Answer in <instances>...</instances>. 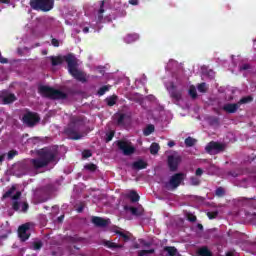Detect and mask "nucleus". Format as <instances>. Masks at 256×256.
Segmentation results:
<instances>
[{
	"instance_id": "obj_1",
	"label": "nucleus",
	"mask_w": 256,
	"mask_h": 256,
	"mask_svg": "<svg viewBox=\"0 0 256 256\" xmlns=\"http://www.w3.org/2000/svg\"><path fill=\"white\" fill-rule=\"evenodd\" d=\"M50 61L53 67L62 65L63 61H65L67 63L68 73L74 77L76 81H80V83H87V74L79 70V63L77 62V57H75V54L69 53L64 56H51Z\"/></svg>"
},
{
	"instance_id": "obj_2",
	"label": "nucleus",
	"mask_w": 256,
	"mask_h": 256,
	"mask_svg": "<svg viewBox=\"0 0 256 256\" xmlns=\"http://www.w3.org/2000/svg\"><path fill=\"white\" fill-rule=\"evenodd\" d=\"M38 158L31 159L34 169H43L50 163H55L59 157V149L56 146L44 147L37 151Z\"/></svg>"
},
{
	"instance_id": "obj_3",
	"label": "nucleus",
	"mask_w": 256,
	"mask_h": 256,
	"mask_svg": "<svg viewBox=\"0 0 256 256\" xmlns=\"http://www.w3.org/2000/svg\"><path fill=\"white\" fill-rule=\"evenodd\" d=\"M38 93L42 97H45L46 99H51L52 101H63L68 97L67 93L45 85H40L38 87Z\"/></svg>"
},
{
	"instance_id": "obj_4",
	"label": "nucleus",
	"mask_w": 256,
	"mask_h": 256,
	"mask_svg": "<svg viewBox=\"0 0 256 256\" xmlns=\"http://www.w3.org/2000/svg\"><path fill=\"white\" fill-rule=\"evenodd\" d=\"M85 122L82 118L74 116L70 120V124L65 129L66 135L69 137V139H72L73 141H79L81 139V134H79V131L81 130V127H84Z\"/></svg>"
},
{
	"instance_id": "obj_5",
	"label": "nucleus",
	"mask_w": 256,
	"mask_h": 256,
	"mask_svg": "<svg viewBox=\"0 0 256 256\" xmlns=\"http://www.w3.org/2000/svg\"><path fill=\"white\" fill-rule=\"evenodd\" d=\"M29 5L34 11L48 13L55 7V0H30Z\"/></svg>"
},
{
	"instance_id": "obj_6",
	"label": "nucleus",
	"mask_w": 256,
	"mask_h": 256,
	"mask_svg": "<svg viewBox=\"0 0 256 256\" xmlns=\"http://www.w3.org/2000/svg\"><path fill=\"white\" fill-rule=\"evenodd\" d=\"M21 121L27 127H35L41 121V117L37 112H31L29 109H25Z\"/></svg>"
},
{
	"instance_id": "obj_7",
	"label": "nucleus",
	"mask_w": 256,
	"mask_h": 256,
	"mask_svg": "<svg viewBox=\"0 0 256 256\" xmlns=\"http://www.w3.org/2000/svg\"><path fill=\"white\" fill-rule=\"evenodd\" d=\"M183 181H185V173H175L168 182H165L164 187L167 191H175Z\"/></svg>"
},
{
	"instance_id": "obj_8",
	"label": "nucleus",
	"mask_w": 256,
	"mask_h": 256,
	"mask_svg": "<svg viewBox=\"0 0 256 256\" xmlns=\"http://www.w3.org/2000/svg\"><path fill=\"white\" fill-rule=\"evenodd\" d=\"M116 146L126 157L133 155L136 151L135 146H133V144L127 140L116 141Z\"/></svg>"
},
{
	"instance_id": "obj_9",
	"label": "nucleus",
	"mask_w": 256,
	"mask_h": 256,
	"mask_svg": "<svg viewBox=\"0 0 256 256\" xmlns=\"http://www.w3.org/2000/svg\"><path fill=\"white\" fill-rule=\"evenodd\" d=\"M225 147L226 145L224 143L211 141L206 145L205 151L209 155H219V153L225 151Z\"/></svg>"
},
{
	"instance_id": "obj_10",
	"label": "nucleus",
	"mask_w": 256,
	"mask_h": 256,
	"mask_svg": "<svg viewBox=\"0 0 256 256\" xmlns=\"http://www.w3.org/2000/svg\"><path fill=\"white\" fill-rule=\"evenodd\" d=\"M181 156L169 155L167 159L168 168L172 173H175L179 169V164L181 163Z\"/></svg>"
},
{
	"instance_id": "obj_11",
	"label": "nucleus",
	"mask_w": 256,
	"mask_h": 256,
	"mask_svg": "<svg viewBox=\"0 0 256 256\" xmlns=\"http://www.w3.org/2000/svg\"><path fill=\"white\" fill-rule=\"evenodd\" d=\"M29 229H31V223H25L19 226L18 228V236L21 241H27L29 237H31V233H29Z\"/></svg>"
},
{
	"instance_id": "obj_12",
	"label": "nucleus",
	"mask_w": 256,
	"mask_h": 256,
	"mask_svg": "<svg viewBox=\"0 0 256 256\" xmlns=\"http://www.w3.org/2000/svg\"><path fill=\"white\" fill-rule=\"evenodd\" d=\"M170 97L175 101V103H179L183 99V90L177 89V86L175 84L170 85Z\"/></svg>"
},
{
	"instance_id": "obj_13",
	"label": "nucleus",
	"mask_w": 256,
	"mask_h": 256,
	"mask_svg": "<svg viewBox=\"0 0 256 256\" xmlns=\"http://www.w3.org/2000/svg\"><path fill=\"white\" fill-rule=\"evenodd\" d=\"M0 99L3 105H11V103H15L17 96L13 93H9L8 91H2L0 92Z\"/></svg>"
},
{
	"instance_id": "obj_14",
	"label": "nucleus",
	"mask_w": 256,
	"mask_h": 256,
	"mask_svg": "<svg viewBox=\"0 0 256 256\" xmlns=\"http://www.w3.org/2000/svg\"><path fill=\"white\" fill-rule=\"evenodd\" d=\"M12 209L13 211H21L22 213H27V211H29V203L23 202L21 206V202L12 201Z\"/></svg>"
},
{
	"instance_id": "obj_15",
	"label": "nucleus",
	"mask_w": 256,
	"mask_h": 256,
	"mask_svg": "<svg viewBox=\"0 0 256 256\" xmlns=\"http://www.w3.org/2000/svg\"><path fill=\"white\" fill-rule=\"evenodd\" d=\"M91 221L95 227H107L109 225V220L99 216H93Z\"/></svg>"
},
{
	"instance_id": "obj_16",
	"label": "nucleus",
	"mask_w": 256,
	"mask_h": 256,
	"mask_svg": "<svg viewBox=\"0 0 256 256\" xmlns=\"http://www.w3.org/2000/svg\"><path fill=\"white\" fill-rule=\"evenodd\" d=\"M239 107H241V106H239V103H238V102H237V103H227V104H225V105L222 107V109H223V111H225L226 113L233 114V113H235L236 111L239 110Z\"/></svg>"
},
{
	"instance_id": "obj_17",
	"label": "nucleus",
	"mask_w": 256,
	"mask_h": 256,
	"mask_svg": "<svg viewBox=\"0 0 256 256\" xmlns=\"http://www.w3.org/2000/svg\"><path fill=\"white\" fill-rule=\"evenodd\" d=\"M147 162L145 160L140 159L132 163V169H136L137 171H141L142 169H147Z\"/></svg>"
},
{
	"instance_id": "obj_18",
	"label": "nucleus",
	"mask_w": 256,
	"mask_h": 256,
	"mask_svg": "<svg viewBox=\"0 0 256 256\" xmlns=\"http://www.w3.org/2000/svg\"><path fill=\"white\" fill-rule=\"evenodd\" d=\"M124 209L125 211L131 212L132 215H135V217H141V215H143V212L141 210L133 206H125Z\"/></svg>"
},
{
	"instance_id": "obj_19",
	"label": "nucleus",
	"mask_w": 256,
	"mask_h": 256,
	"mask_svg": "<svg viewBox=\"0 0 256 256\" xmlns=\"http://www.w3.org/2000/svg\"><path fill=\"white\" fill-rule=\"evenodd\" d=\"M103 13H105V0L100 2V9L98 10V23L103 21Z\"/></svg>"
},
{
	"instance_id": "obj_20",
	"label": "nucleus",
	"mask_w": 256,
	"mask_h": 256,
	"mask_svg": "<svg viewBox=\"0 0 256 256\" xmlns=\"http://www.w3.org/2000/svg\"><path fill=\"white\" fill-rule=\"evenodd\" d=\"M197 253L199 256H213V252L207 246L201 247Z\"/></svg>"
},
{
	"instance_id": "obj_21",
	"label": "nucleus",
	"mask_w": 256,
	"mask_h": 256,
	"mask_svg": "<svg viewBox=\"0 0 256 256\" xmlns=\"http://www.w3.org/2000/svg\"><path fill=\"white\" fill-rule=\"evenodd\" d=\"M116 235H119L120 237H122V239L125 241V243L131 241V233L127 232H121V231H116Z\"/></svg>"
},
{
	"instance_id": "obj_22",
	"label": "nucleus",
	"mask_w": 256,
	"mask_h": 256,
	"mask_svg": "<svg viewBox=\"0 0 256 256\" xmlns=\"http://www.w3.org/2000/svg\"><path fill=\"white\" fill-rule=\"evenodd\" d=\"M16 190L17 188L15 186H12L8 191H6L3 194L2 199H9V197H13V194L15 193Z\"/></svg>"
},
{
	"instance_id": "obj_23",
	"label": "nucleus",
	"mask_w": 256,
	"mask_h": 256,
	"mask_svg": "<svg viewBox=\"0 0 256 256\" xmlns=\"http://www.w3.org/2000/svg\"><path fill=\"white\" fill-rule=\"evenodd\" d=\"M139 39V34H128L125 37L126 43H134V41H137Z\"/></svg>"
},
{
	"instance_id": "obj_24",
	"label": "nucleus",
	"mask_w": 256,
	"mask_h": 256,
	"mask_svg": "<svg viewBox=\"0 0 256 256\" xmlns=\"http://www.w3.org/2000/svg\"><path fill=\"white\" fill-rule=\"evenodd\" d=\"M106 103H107L108 107H113L114 105L117 104V96L113 95V96L106 98Z\"/></svg>"
},
{
	"instance_id": "obj_25",
	"label": "nucleus",
	"mask_w": 256,
	"mask_h": 256,
	"mask_svg": "<svg viewBox=\"0 0 256 256\" xmlns=\"http://www.w3.org/2000/svg\"><path fill=\"white\" fill-rule=\"evenodd\" d=\"M186 147H194V145L197 143V139L189 136L184 141Z\"/></svg>"
},
{
	"instance_id": "obj_26",
	"label": "nucleus",
	"mask_w": 256,
	"mask_h": 256,
	"mask_svg": "<svg viewBox=\"0 0 256 256\" xmlns=\"http://www.w3.org/2000/svg\"><path fill=\"white\" fill-rule=\"evenodd\" d=\"M252 101H253V96H245L238 101V105L241 107V105L251 103Z\"/></svg>"
},
{
	"instance_id": "obj_27",
	"label": "nucleus",
	"mask_w": 256,
	"mask_h": 256,
	"mask_svg": "<svg viewBox=\"0 0 256 256\" xmlns=\"http://www.w3.org/2000/svg\"><path fill=\"white\" fill-rule=\"evenodd\" d=\"M155 131V126L153 124H149L145 129H144V135L145 137H149L151 133H154Z\"/></svg>"
},
{
	"instance_id": "obj_28",
	"label": "nucleus",
	"mask_w": 256,
	"mask_h": 256,
	"mask_svg": "<svg viewBox=\"0 0 256 256\" xmlns=\"http://www.w3.org/2000/svg\"><path fill=\"white\" fill-rule=\"evenodd\" d=\"M159 149H161V147L157 143H152L150 146L151 155H157L159 153Z\"/></svg>"
},
{
	"instance_id": "obj_29",
	"label": "nucleus",
	"mask_w": 256,
	"mask_h": 256,
	"mask_svg": "<svg viewBox=\"0 0 256 256\" xmlns=\"http://www.w3.org/2000/svg\"><path fill=\"white\" fill-rule=\"evenodd\" d=\"M84 169L86 171H89L90 173H95V171H97V165L93 163H88L84 166Z\"/></svg>"
},
{
	"instance_id": "obj_30",
	"label": "nucleus",
	"mask_w": 256,
	"mask_h": 256,
	"mask_svg": "<svg viewBox=\"0 0 256 256\" xmlns=\"http://www.w3.org/2000/svg\"><path fill=\"white\" fill-rule=\"evenodd\" d=\"M129 199L131 200L132 203H137L139 201L140 196L137 192L131 191L129 194Z\"/></svg>"
},
{
	"instance_id": "obj_31",
	"label": "nucleus",
	"mask_w": 256,
	"mask_h": 256,
	"mask_svg": "<svg viewBox=\"0 0 256 256\" xmlns=\"http://www.w3.org/2000/svg\"><path fill=\"white\" fill-rule=\"evenodd\" d=\"M164 251H167L168 255H170V256L177 255V248H175L173 246H166V247H164Z\"/></svg>"
},
{
	"instance_id": "obj_32",
	"label": "nucleus",
	"mask_w": 256,
	"mask_h": 256,
	"mask_svg": "<svg viewBox=\"0 0 256 256\" xmlns=\"http://www.w3.org/2000/svg\"><path fill=\"white\" fill-rule=\"evenodd\" d=\"M125 119H127V114H125V113L118 114L117 124L118 125H124Z\"/></svg>"
},
{
	"instance_id": "obj_33",
	"label": "nucleus",
	"mask_w": 256,
	"mask_h": 256,
	"mask_svg": "<svg viewBox=\"0 0 256 256\" xmlns=\"http://www.w3.org/2000/svg\"><path fill=\"white\" fill-rule=\"evenodd\" d=\"M155 253V249H149V250H140L138 252V256H147V255H153Z\"/></svg>"
},
{
	"instance_id": "obj_34",
	"label": "nucleus",
	"mask_w": 256,
	"mask_h": 256,
	"mask_svg": "<svg viewBox=\"0 0 256 256\" xmlns=\"http://www.w3.org/2000/svg\"><path fill=\"white\" fill-rule=\"evenodd\" d=\"M189 95L192 97V99H197V89L194 86L190 87Z\"/></svg>"
},
{
	"instance_id": "obj_35",
	"label": "nucleus",
	"mask_w": 256,
	"mask_h": 256,
	"mask_svg": "<svg viewBox=\"0 0 256 256\" xmlns=\"http://www.w3.org/2000/svg\"><path fill=\"white\" fill-rule=\"evenodd\" d=\"M107 91H109V86H102L98 90V95L102 97V95H105Z\"/></svg>"
},
{
	"instance_id": "obj_36",
	"label": "nucleus",
	"mask_w": 256,
	"mask_h": 256,
	"mask_svg": "<svg viewBox=\"0 0 256 256\" xmlns=\"http://www.w3.org/2000/svg\"><path fill=\"white\" fill-rule=\"evenodd\" d=\"M217 197H223L225 195V189L223 187H218L215 191Z\"/></svg>"
},
{
	"instance_id": "obj_37",
	"label": "nucleus",
	"mask_w": 256,
	"mask_h": 256,
	"mask_svg": "<svg viewBox=\"0 0 256 256\" xmlns=\"http://www.w3.org/2000/svg\"><path fill=\"white\" fill-rule=\"evenodd\" d=\"M16 155H19V152H17V150H10L8 152V161H11V159L16 157Z\"/></svg>"
},
{
	"instance_id": "obj_38",
	"label": "nucleus",
	"mask_w": 256,
	"mask_h": 256,
	"mask_svg": "<svg viewBox=\"0 0 256 256\" xmlns=\"http://www.w3.org/2000/svg\"><path fill=\"white\" fill-rule=\"evenodd\" d=\"M83 159H89V157H93V153H91V150H84L82 152Z\"/></svg>"
},
{
	"instance_id": "obj_39",
	"label": "nucleus",
	"mask_w": 256,
	"mask_h": 256,
	"mask_svg": "<svg viewBox=\"0 0 256 256\" xmlns=\"http://www.w3.org/2000/svg\"><path fill=\"white\" fill-rule=\"evenodd\" d=\"M218 215H219L218 211L207 212L208 219H217Z\"/></svg>"
},
{
	"instance_id": "obj_40",
	"label": "nucleus",
	"mask_w": 256,
	"mask_h": 256,
	"mask_svg": "<svg viewBox=\"0 0 256 256\" xmlns=\"http://www.w3.org/2000/svg\"><path fill=\"white\" fill-rule=\"evenodd\" d=\"M43 247V242L37 241L33 243L34 251H39Z\"/></svg>"
},
{
	"instance_id": "obj_41",
	"label": "nucleus",
	"mask_w": 256,
	"mask_h": 256,
	"mask_svg": "<svg viewBox=\"0 0 256 256\" xmlns=\"http://www.w3.org/2000/svg\"><path fill=\"white\" fill-rule=\"evenodd\" d=\"M186 217L190 223H195V221H197V216L193 215L192 213H188Z\"/></svg>"
},
{
	"instance_id": "obj_42",
	"label": "nucleus",
	"mask_w": 256,
	"mask_h": 256,
	"mask_svg": "<svg viewBox=\"0 0 256 256\" xmlns=\"http://www.w3.org/2000/svg\"><path fill=\"white\" fill-rule=\"evenodd\" d=\"M205 87H206L205 82L200 83V84L198 85V91H199L200 93H206L207 89H206Z\"/></svg>"
},
{
	"instance_id": "obj_43",
	"label": "nucleus",
	"mask_w": 256,
	"mask_h": 256,
	"mask_svg": "<svg viewBox=\"0 0 256 256\" xmlns=\"http://www.w3.org/2000/svg\"><path fill=\"white\" fill-rule=\"evenodd\" d=\"M190 182H191V185H200L201 180H199V178L197 177H191Z\"/></svg>"
},
{
	"instance_id": "obj_44",
	"label": "nucleus",
	"mask_w": 256,
	"mask_h": 256,
	"mask_svg": "<svg viewBox=\"0 0 256 256\" xmlns=\"http://www.w3.org/2000/svg\"><path fill=\"white\" fill-rule=\"evenodd\" d=\"M12 201H19L21 199V191H17L15 195L11 197Z\"/></svg>"
},
{
	"instance_id": "obj_45",
	"label": "nucleus",
	"mask_w": 256,
	"mask_h": 256,
	"mask_svg": "<svg viewBox=\"0 0 256 256\" xmlns=\"http://www.w3.org/2000/svg\"><path fill=\"white\" fill-rule=\"evenodd\" d=\"M113 137H115V132H110L109 134H107L106 143H109V141H113Z\"/></svg>"
},
{
	"instance_id": "obj_46",
	"label": "nucleus",
	"mask_w": 256,
	"mask_h": 256,
	"mask_svg": "<svg viewBox=\"0 0 256 256\" xmlns=\"http://www.w3.org/2000/svg\"><path fill=\"white\" fill-rule=\"evenodd\" d=\"M139 243H140L141 245H143V247H149V246L151 245V242H147V241H145V240H143V239H140V240H139Z\"/></svg>"
},
{
	"instance_id": "obj_47",
	"label": "nucleus",
	"mask_w": 256,
	"mask_h": 256,
	"mask_svg": "<svg viewBox=\"0 0 256 256\" xmlns=\"http://www.w3.org/2000/svg\"><path fill=\"white\" fill-rule=\"evenodd\" d=\"M123 245L112 242L111 249H121Z\"/></svg>"
},
{
	"instance_id": "obj_48",
	"label": "nucleus",
	"mask_w": 256,
	"mask_h": 256,
	"mask_svg": "<svg viewBox=\"0 0 256 256\" xmlns=\"http://www.w3.org/2000/svg\"><path fill=\"white\" fill-rule=\"evenodd\" d=\"M51 44L53 45V47H59V40H57V38H53L51 40Z\"/></svg>"
},
{
	"instance_id": "obj_49",
	"label": "nucleus",
	"mask_w": 256,
	"mask_h": 256,
	"mask_svg": "<svg viewBox=\"0 0 256 256\" xmlns=\"http://www.w3.org/2000/svg\"><path fill=\"white\" fill-rule=\"evenodd\" d=\"M248 69H251V66L249 64H243L241 67H240V70L241 71H247Z\"/></svg>"
},
{
	"instance_id": "obj_50",
	"label": "nucleus",
	"mask_w": 256,
	"mask_h": 256,
	"mask_svg": "<svg viewBox=\"0 0 256 256\" xmlns=\"http://www.w3.org/2000/svg\"><path fill=\"white\" fill-rule=\"evenodd\" d=\"M195 175L196 177H201V175H203V169L201 168L196 169Z\"/></svg>"
},
{
	"instance_id": "obj_51",
	"label": "nucleus",
	"mask_w": 256,
	"mask_h": 256,
	"mask_svg": "<svg viewBox=\"0 0 256 256\" xmlns=\"http://www.w3.org/2000/svg\"><path fill=\"white\" fill-rule=\"evenodd\" d=\"M0 63L2 64L9 63V60L7 58H3V56L1 55V52H0Z\"/></svg>"
},
{
	"instance_id": "obj_52",
	"label": "nucleus",
	"mask_w": 256,
	"mask_h": 256,
	"mask_svg": "<svg viewBox=\"0 0 256 256\" xmlns=\"http://www.w3.org/2000/svg\"><path fill=\"white\" fill-rule=\"evenodd\" d=\"M83 209H85V205L81 204L80 206H78L76 211H77V213H83Z\"/></svg>"
},
{
	"instance_id": "obj_53",
	"label": "nucleus",
	"mask_w": 256,
	"mask_h": 256,
	"mask_svg": "<svg viewBox=\"0 0 256 256\" xmlns=\"http://www.w3.org/2000/svg\"><path fill=\"white\" fill-rule=\"evenodd\" d=\"M130 5H139V0H129Z\"/></svg>"
},
{
	"instance_id": "obj_54",
	"label": "nucleus",
	"mask_w": 256,
	"mask_h": 256,
	"mask_svg": "<svg viewBox=\"0 0 256 256\" xmlns=\"http://www.w3.org/2000/svg\"><path fill=\"white\" fill-rule=\"evenodd\" d=\"M105 247H108V249H111V245H112V242L111 241H106L104 243Z\"/></svg>"
},
{
	"instance_id": "obj_55",
	"label": "nucleus",
	"mask_w": 256,
	"mask_h": 256,
	"mask_svg": "<svg viewBox=\"0 0 256 256\" xmlns=\"http://www.w3.org/2000/svg\"><path fill=\"white\" fill-rule=\"evenodd\" d=\"M0 3H3L4 5H9V3H11V0H0Z\"/></svg>"
},
{
	"instance_id": "obj_56",
	"label": "nucleus",
	"mask_w": 256,
	"mask_h": 256,
	"mask_svg": "<svg viewBox=\"0 0 256 256\" xmlns=\"http://www.w3.org/2000/svg\"><path fill=\"white\" fill-rule=\"evenodd\" d=\"M168 147H175V141H169Z\"/></svg>"
},
{
	"instance_id": "obj_57",
	"label": "nucleus",
	"mask_w": 256,
	"mask_h": 256,
	"mask_svg": "<svg viewBox=\"0 0 256 256\" xmlns=\"http://www.w3.org/2000/svg\"><path fill=\"white\" fill-rule=\"evenodd\" d=\"M5 161V154L0 155V164Z\"/></svg>"
},
{
	"instance_id": "obj_58",
	"label": "nucleus",
	"mask_w": 256,
	"mask_h": 256,
	"mask_svg": "<svg viewBox=\"0 0 256 256\" xmlns=\"http://www.w3.org/2000/svg\"><path fill=\"white\" fill-rule=\"evenodd\" d=\"M48 199H49V197L41 198L40 203H47Z\"/></svg>"
},
{
	"instance_id": "obj_59",
	"label": "nucleus",
	"mask_w": 256,
	"mask_h": 256,
	"mask_svg": "<svg viewBox=\"0 0 256 256\" xmlns=\"http://www.w3.org/2000/svg\"><path fill=\"white\" fill-rule=\"evenodd\" d=\"M197 229H199V231H203V224L198 223Z\"/></svg>"
},
{
	"instance_id": "obj_60",
	"label": "nucleus",
	"mask_w": 256,
	"mask_h": 256,
	"mask_svg": "<svg viewBox=\"0 0 256 256\" xmlns=\"http://www.w3.org/2000/svg\"><path fill=\"white\" fill-rule=\"evenodd\" d=\"M83 33H89V27H84L83 28Z\"/></svg>"
},
{
	"instance_id": "obj_61",
	"label": "nucleus",
	"mask_w": 256,
	"mask_h": 256,
	"mask_svg": "<svg viewBox=\"0 0 256 256\" xmlns=\"http://www.w3.org/2000/svg\"><path fill=\"white\" fill-rule=\"evenodd\" d=\"M63 219H65V216H64V215L58 217V221H63Z\"/></svg>"
},
{
	"instance_id": "obj_62",
	"label": "nucleus",
	"mask_w": 256,
	"mask_h": 256,
	"mask_svg": "<svg viewBox=\"0 0 256 256\" xmlns=\"http://www.w3.org/2000/svg\"><path fill=\"white\" fill-rule=\"evenodd\" d=\"M44 209H49V207H48V206H45Z\"/></svg>"
},
{
	"instance_id": "obj_63",
	"label": "nucleus",
	"mask_w": 256,
	"mask_h": 256,
	"mask_svg": "<svg viewBox=\"0 0 256 256\" xmlns=\"http://www.w3.org/2000/svg\"><path fill=\"white\" fill-rule=\"evenodd\" d=\"M252 215H254V216H255V215H256V213H253Z\"/></svg>"
},
{
	"instance_id": "obj_64",
	"label": "nucleus",
	"mask_w": 256,
	"mask_h": 256,
	"mask_svg": "<svg viewBox=\"0 0 256 256\" xmlns=\"http://www.w3.org/2000/svg\"><path fill=\"white\" fill-rule=\"evenodd\" d=\"M228 256H231V255H228Z\"/></svg>"
}]
</instances>
